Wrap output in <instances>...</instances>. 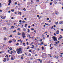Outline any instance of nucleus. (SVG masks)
<instances>
[{
  "label": "nucleus",
  "instance_id": "72a5a7b5",
  "mask_svg": "<svg viewBox=\"0 0 63 63\" xmlns=\"http://www.w3.org/2000/svg\"><path fill=\"white\" fill-rule=\"evenodd\" d=\"M31 30H34V29L33 28L31 29Z\"/></svg>",
  "mask_w": 63,
  "mask_h": 63
},
{
  "label": "nucleus",
  "instance_id": "c85d7f7f",
  "mask_svg": "<svg viewBox=\"0 0 63 63\" xmlns=\"http://www.w3.org/2000/svg\"><path fill=\"white\" fill-rule=\"evenodd\" d=\"M29 44L28 43V42H27V46H28V45Z\"/></svg>",
  "mask_w": 63,
  "mask_h": 63
},
{
  "label": "nucleus",
  "instance_id": "a19ab883",
  "mask_svg": "<svg viewBox=\"0 0 63 63\" xmlns=\"http://www.w3.org/2000/svg\"><path fill=\"white\" fill-rule=\"evenodd\" d=\"M50 56L51 57H52V56H51V55H50Z\"/></svg>",
  "mask_w": 63,
  "mask_h": 63
},
{
  "label": "nucleus",
  "instance_id": "bb28decb",
  "mask_svg": "<svg viewBox=\"0 0 63 63\" xmlns=\"http://www.w3.org/2000/svg\"><path fill=\"white\" fill-rule=\"evenodd\" d=\"M16 32V30H15L13 31V33H14V32Z\"/></svg>",
  "mask_w": 63,
  "mask_h": 63
},
{
  "label": "nucleus",
  "instance_id": "58836bf2",
  "mask_svg": "<svg viewBox=\"0 0 63 63\" xmlns=\"http://www.w3.org/2000/svg\"><path fill=\"white\" fill-rule=\"evenodd\" d=\"M17 4V2H16L15 3V5H16Z\"/></svg>",
  "mask_w": 63,
  "mask_h": 63
},
{
  "label": "nucleus",
  "instance_id": "2eb2a0df",
  "mask_svg": "<svg viewBox=\"0 0 63 63\" xmlns=\"http://www.w3.org/2000/svg\"><path fill=\"white\" fill-rule=\"evenodd\" d=\"M7 25H11V23H7Z\"/></svg>",
  "mask_w": 63,
  "mask_h": 63
},
{
  "label": "nucleus",
  "instance_id": "f257e3e1",
  "mask_svg": "<svg viewBox=\"0 0 63 63\" xmlns=\"http://www.w3.org/2000/svg\"><path fill=\"white\" fill-rule=\"evenodd\" d=\"M17 51V53L18 54H19L20 52L22 50V49L21 48H19L18 49H17L16 50Z\"/></svg>",
  "mask_w": 63,
  "mask_h": 63
},
{
  "label": "nucleus",
  "instance_id": "4d7b16f0",
  "mask_svg": "<svg viewBox=\"0 0 63 63\" xmlns=\"http://www.w3.org/2000/svg\"><path fill=\"white\" fill-rule=\"evenodd\" d=\"M60 57H62V55H60Z\"/></svg>",
  "mask_w": 63,
  "mask_h": 63
},
{
  "label": "nucleus",
  "instance_id": "09e8293b",
  "mask_svg": "<svg viewBox=\"0 0 63 63\" xmlns=\"http://www.w3.org/2000/svg\"><path fill=\"white\" fill-rule=\"evenodd\" d=\"M52 48H53V47H51V48H50V49L51 50V49H52Z\"/></svg>",
  "mask_w": 63,
  "mask_h": 63
},
{
  "label": "nucleus",
  "instance_id": "603ef678",
  "mask_svg": "<svg viewBox=\"0 0 63 63\" xmlns=\"http://www.w3.org/2000/svg\"><path fill=\"white\" fill-rule=\"evenodd\" d=\"M20 53H22V51H20Z\"/></svg>",
  "mask_w": 63,
  "mask_h": 63
},
{
  "label": "nucleus",
  "instance_id": "6e6552de",
  "mask_svg": "<svg viewBox=\"0 0 63 63\" xmlns=\"http://www.w3.org/2000/svg\"><path fill=\"white\" fill-rule=\"evenodd\" d=\"M59 31L58 30L56 32V34H59Z\"/></svg>",
  "mask_w": 63,
  "mask_h": 63
},
{
  "label": "nucleus",
  "instance_id": "f03ea898",
  "mask_svg": "<svg viewBox=\"0 0 63 63\" xmlns=\"http://www.w3.org/2000/svg\"><path fill=\"white\" fill-rule=\"evenodd\" d=\"M22 36L23 38H25V37H26V36H25V33H24V32H23L22 33Z\"/></svg>",
  "mask_w": 63,
  "mask_h": 63
},
{
  "label": "nucleus",
  "instance_id": "c03bdc74",
  "mask_svg": "<svg viewBox=\"0 0 63 63\" xmlns=\"http://www.w3.org/2000/svg\"><path fill=\"white\" fill-rule=\"evenodd\" d=\"M47 37H49V35H47Z\"/></svg>",
  "mask_w": 63,
  "mask_h": 63
},
{
  "label": "nucleus",
  "instance_id": "c756f323",
  "mask_svg": "<svg viewBox=\"0 0 63 63\" xmlns=\"http://www.w3.org/2000/svg\"><path fill=\"white\" fill-rule=\"evenodd\" d=\"M37 16V17H40V16H39V15H38Z\"/></svg>",
  "mask_w": 63,
  "mask_h": 63
},
{
  "label": "nucleus",
  "instance_id": "3c124183",
  "mask_svg": "<svg viewBox=\"0 0 63 63\" xmlns=\"http://www.w3.org/2000/svg\"><path fill=\"white\" fill-rule=\"evenodd\" d=\"M56 27V26H55V25H54V27Z\"/></svg>",
  "mask_w": 63,
  "mask_h": 63
},
{
  "label": "nucleus",
  "instance_id": "7ed1b4c3",
  "mask_svg": "<svg viewBox=\"0 0 63 63\" xmlns=\"http://www.w3.org/2000/svg\"><path fill=\"white\" fill-rule=\"evenodd\" d=\"M52 38L53 39V40L55 42H56L57 41V39L56 38V37L55 36H53L52 37Z\"/></svg>",
  "mask_w": 63,
  "mask_h": 63
},
{
  "label": "nucleus",
  "instance_id": "9d476101",
  "mask_svg": "<svg viewBox=\"0 0 63 63\" xmlns=\"http://www.w3.org/2000/svg\"><path fill=\"white\" fill-rule=\"evenodd\" d=\"M23 31H26V29H25V28H23Z\"/></svg>",
  "mask_w": 63,
  "mask_h": 63
},
{
  "label": "nucleus",
  "instance_id": "e433bc0d",
  "mask_svg": "<svg viewBox=\"0 0 63 63\" xmlns=\"http://www.w3.org/2000/svg\"><path fill=\"white\" fill-rule=\"evenodd\" d=\"M19 44V43H17L16 44V45H17V46H18V44Z\"/></svg>",
  "mask_w": 63,
  "mask_h": 63
},
{
  "label": "nucleus",
  "instance_id": "4468645a",
  "mask_svg": "<svg viewBox=\"0 0 63 63\" xmlns=\"http://www.w3.org/2000/svg\"><path fill=\"white\" fill-rule=\"evenodd\" d=\"M21 35V33H20L19 32L18 33V34H17L18 35Z\"/></svg>",
  "mask_w": 63,
  "mask_h": 63
},
{
  "label": "nucleus",
  "instance_id": "13d9d810",
  "mask_svg": "<svg viewBox=\"0 0 63 63\" xmlns=\"http://www.w3.org/2000/svg\"><path fill=\"white\" fill-rule=\"evenodd\" d=\"M55 4H57V2L56 1V2L55 3Z\"/></svg>",
  "mask_w": 63,
  "mask_h": 63
},
{
  "label": "nucleus",
  "instance_id": "423d86ee",
  "mask_svg": "<svg viewBox=\"0 0 63 63\" xmlns=\"http://www.w3.org/2000/svg\"><path fill=\"white\" fill-rule=\"evenodd\" d=\"M59 24H63V21H60L59 22Z\"/></svg>",
  "mask_w": 63,
  "mask_h": 63
},
{
  "label": "nucleus",
  "instance_id": "39448f33",
  "mask_svg": "<svg viewBox=\"0 0 63 63\" xmlns=\"http://www.w3.org/2000/svg\"><path fill=\"white\" fill-rule=\"evenodd\" d=\"M55 14H56V15H58L59 14V12L56 11L55 12Z\"/></svg>",
  "mask_w": 63,
  "mask_h": 63
},
{
  "label": "nucleus",
  "instance_id": "473e14b6",
  "mask_svg": "<svg viewBox=\"0 0 63 63\" xmlns=\"http://www.w3.org/2000/svg\"><path fill=\"white\" fill-rule=\"evenodd\" d=\"M54 36H56V34L55 33H54Z\"/></svg>",
  "mask_w": 63,
  "mask_h": 63
},
{
  "label": "nucleus",
  "instance_id": "7c9ffc66",
  "mask_svg": "<svg viewBox=\"0 0 63 63\" xmlns=\"http://www.w3.org/2000/svg\"><path fill=\"white\" fill-rule=\"evenodd\" d=\"M8 52L9 53H10V50H9L8 51Z\"/></svg>",
  "mask_w": 63,
  "mask_h": 63
},
{
  "label": "nucleus",
  "instance_id": "c9c22d12",
  "mask_svg": "<svg viewBox=\"0 0 63 63\" xmlns=\"http://www.w3.org/2000/svg\"><path fill=\"white\" fill-rule=\"evenodd\" d=\"M24 22H25V21H24V20L23 21H22V23H24Z\"/></svg>",
  "mask_w": 63,
  "mask_h": 63
},
{
  "label": "nucleus",
  "instance_id": "aec40b11",
  "mask_svg": "<svg viewBox=\"0 0 63 63\" xmlns=\"http://www.w3.org/2000/svg\"><path fill=\"white\" fill-rule=\"evenodd\" d=\"M3 29H4L5 30H6V27H4L3 28Z\"/></svg>",
  "mask_w": 63,
  "mask_h": 63
},
{
  "label": "nucleus",
  "instance_id": "1a4fd4ad",
  "mask_svg": "<svg viewBox=\"0 0 63 63\" xmlns=\"http://www.w3.org/2000/svg\"><path fill=\"white\" fill-rule=\"evenodd\" d=\"M8 2L9 3H10L11 4L12 3V0H9L8 1Z\"/></svg>",
  "mask_w": 63,
  "mask_h": 63
},
{
  "label": "nucleus",
  "instance_id": "ddd939ff",
  "mask_svg": "<svg viewBox=\"0 0 63 63\" xmlns=\"http://www.w3.org/2000/svg\"><path fill=\"white\" fill-rule=\"evenodd\" d=\"M59 57V56H55V58H56V59H57Z\"/></svg>",
  "mask_w": 63,
  "mask_h": 63
},
{
  "label": "nucleus",
  "instance_id": "dca6fc26",
  "mask_svg": "<svg viewBox=\"0 0 63 63\" xmlns=\"http://www.w3.org/2000/svg\"><path fill=\"white\" fill-rule=\"evenodd\" d=\"M12 41H9V43H12Z\"/></svg>",
  "mask_w": 63,
  "mask_h": 63
},
{
  "label": "nucleus",
  "instance_id": "5701e85b",
  "mask_svg": "<svg viewBox=\"0 0 63 63\" xmlns=\"http://www.w3.org/2000/svg\"><path fill=\"white\" fill-rule=\"evenodd\" d=\"M58 22H57L55 24H56V25H57L58 24Z\"/></svg>",
  "mask_w": 63,
  "mask_h": 63
},
{
  "label": "nucleus",
  "instance_id": "412c9836",
  "mask_svg": "<svg viewBox=\"0 0 63 63\" xmlns=\"http://www.w3.org/2000/svg\"><path fill=\"white\" fill-rule=\"evenodd\" d=\"M12 37H13V36H12V35H11L10 36H9L10 38Z\"/></svg>",
  "mask_w": 63,
  "mask_h": 63
},
{
  "label": "nucleus",
  "instance_id": "0eeeda50",
  "mask_svg": "<svg viewBox=\"0 0 63 63\" xmlns=\"http://www.w3.org/2000/svg\"><path fill=\"white\" fill-rule=\"evenodd\" d=\"M0 17H1V18H2V19H5V17H4L2 16H1Z\"/></svg>",
  "mask_w": 63,
  "mask_h": 63
},
{
  "label": "nucleus",
  "instance_id": "f3484780",
  "mask_svg": "<svg viewBox=\"0 0 63 63\" xmlns=\"http://www.w3.org/2000/svg\"><path fill=\"white\" fill-rule=\"evenodd\" d=\"M11 11L12 12H14V9H13L12 10H11Z\"/></svg>",
  "mask_w": 63,
  "mask_h": 63
},
{
  "label": "nucleus",
  "instance_id": "a18cd8bd",
  "mask_svg": "<svg viewBox=\"0 0 63 63\" xmlns=\"http://www.w3.org/2000/svg\"><path fill=\"white\" fill-rule=\"evenodd\" d=\"M20 13H21V12H19L18 13V14H20Z\"/></svg>",
  "mask_w": 63,
  "mask_h": 63
},
{
  "label": "nucleus",
  "instance_id": "8fccbe9b",
  "mask_svg": "<svg viewBox=\"0 0 63 63\" xmlns=\"http://www.w3.org/2000/svg\"><path fill=\"white\" fill-rule=\"evenodd\" d=\"M35 56H38V55H37V54H36L35 55Z\"/></svg>",
  "mask_w": 63,
  "mask_h": 63
},
{
  "label": "nucleus",
  "instance_id": "5fc2aeb1",
  "mask_svg": "<svg viewBox=\"0 0 63 63\" xmlns=\"http://www.w3.org/2000/svg\"><path fill=\"white\" fill-rule=\"evenodd\" d=\"M39 0H38L36 1V2H39Z\"/></svg>",
  "mask_w": 63,
  "mask_h": 63
},
{
  "label": "nucleus",
  "instance_id": "864d4df0",
  "mask_svg": "<svg viewBox=\"0 0 63 63\" xmlns=\"http://www.w3.org/2000/svg\"><path fill=\"white\" fill-rule=\"evenodd\" d=\"M11 19H14V18L13 17H12V18H11Z\"/></svg>",
  "mask_w": 63,
  "mask_h": 63
},
{
  "label": "nucleus",
  "instance_id": "69168bd1",
  "mask_svg": "<svg viewBox=\"0 0 63 63\" xmlns=\"http://www.w3.org/2000/svg\"><path fill=\"white\" fill-rule=\"evenodd\" d=\"M29 51H30V52H31V51H31V50H29Z\"/></svg>",
  "mask_w": 63,
  "mask_h": 63
},
{
  "label": "nucleus",
  "instance_id": "338daca9",
  "mask_svg": "<svg viewBox=\"0 0 63 63\" xmlns=\"http://www.w3.org/2000/svg\"><path fill=\"white\" fill-rule=\"evenodd\" d=\"M23 45H25V43H23Z\"/></svg>",
  "mask_w": 63,
  "mask_h": 63
},
{
  "label": "nucleus",
  "instance_id": "e2e57ef3",
  "mask_svg": "<svg viewBox=\"0 0 63 63\" xmlns=\"http://www.w3.org/2000/svg\"><path fill=\"white\" fill-rule=\"evenodd\" d=\"M12 27H13V28H14V26H12Z\"/></svg>",
  "mask_w": 63,
  "mask_h": 63
},
{
  "label": "nucleus",
  "instance_id": "79ce46f5",
  "mask_svg": "<svg viewBox=\"0 0 63 63\" xmlns=\"http://www.w3.org/2000/svg\"><path fill=\"white\" fill-rule=\"evenodd\" d=\"M17 30H20V28H18L17 29Z\"/></svg>",
  "mask_w": 63,
  "mask_h": 63
},
{
  "label": "nucleus",
  "instance_id": "37998d69",
  "mask_svg": "<svg viewBox=\"0 0 63 63\" xmlns=\"http://www.w3.org/2000/svg\"><path fill=\"white\" fill-rule=\"evenodd\" d=\"M7 9H9V7H7Z\"/></svg>",
  "mask_w": 63,
  "mask_h": 63
},
{
  "label": "nucleus",
  "instance_id": "b1692460",
  "mask_svg": "<svg viewBox=\"0 0 63 63\" xmlns=\"http://www.w3.org/2000/svg\"><path fill=\"white\" fill-rule=\"evenodd\" d=\"M41 44V45H42L44 44V43H43V42H42Z\"/></svg>",
  "mask_w": 63,
  "mask_h": 63
},
{
  "label": "nucleus",
  "instance_id": "0e129e2a",
  "mask_svg": "<svg viewBox=\"0 0 63 63\" xmlns=\"http://www.w3.org/2000/svg\"><path fill=\"white\" fill-rule=\"evenodd\" d=\"M25 20H26V18H24Z\"/></svg>",
  "mask_w": 63,
  "mask_h": 63
},
{
  "label": "nucleus",
  "instance_id": "4c0bfd02",
  "mask_svg": "<svg viewBox=\"0 0 63 63\" xmlns=\"http://www.w3.org/2000/svg\"><path fill=\"white\" fill-rule=\"evenodd\" d=\"M8 13H11V11H8Z\"/></svg>",
  "mask_w": 63,
  "mask_h": 63
},
{
  "label": "nucleus",
  "instance_id": "ea45409f",
  "mask_svg": "<svg viewBox=\"0 0 63 63\" xmlns=\"http://www.w3.org/2000/svg\"><path fill=\"white\" fill-rule=\"evenodd\" d=\"M4 59V61H6V58H5Z\"/></svg>",
  "mask_w": 63,
  "mask_h": 63
},
{
  "label": "nucleus",
  "instance_id": "6e6d98bb",
  "mask_svg": "<svg viewBox=\"0 0 63 63\" xmlns=\"http://www.w3.org/2000/svg\"><path fill=\"white\" fill-rule=\"evenodd\" d=\"M13 51H14L15 52V53H16V51L14 50H13Z\"/></svg>",
  "mask_w": 63,
  "mask_h": 63
},
{
  "label": "nucleus",
  "instance_id": "cd10ccee",
  "mask_svg": "<svg viewBox=\"0 0 63 63\" xmlns=\"http://www.w3.org/2000/svg\"><path fill=\"white\" fill-rule=\"evenodd\" d=\"M42 50H44V47H42Z\"/></svg>",
  "mask_w": 63,
  "mask_h": 63
},
{
  "label": "nucleus",
  "instance_id": "20e7f679",
  "mask_svg": "<svg viewBox=\"0 0 63 63\" xmlns=\"http://www.w3.org/2000/svg\"><path fill=\"white\" fill-rule=\"evenodd\" d=\"M15 59V56H12L11 58V60H14Z\"/></svg>",
  "mask_w": 63,
  "mask_h": 63
},
{
  "label": "nucleus",
  "instance_id": "9b49d317",
  "mask_svg": "<svg viewBox=\"0 0 63 63\" xmlns=\"http://www.w3.org/2000/svg\"><path fill=\"white\" fill-rule=\"evenodd\" d=\"M4 41H6L7 40V38L6 37L4 38Z\"/></svg>",
  "mask_w": 63,
  "mask_h": 63
},
{
  "label": "nucleus",
  "instance_id": "49530a36",
  "mask_svg": "<svg viewBox=\"0 0 63 63\" xmlns=\"http://www.w3.org/2000/svg\"><path fill=\"white\" fill-rule=\"evenodd\" d=\"M51 29H52V28H53V26H52V27L51 28Z\"/></svg>",
  "mask_w": 63,
  "mask_h": 63
},
{
  "label": "nucleus",
  "instance_id": "680f3d73",
  "mask_svg": "<svg viewBox=\"0 0 63 63\" xmlns=\"http://www.w3.org/2000/svg\"><path fill=\"white\" fill-rule=\"evenodd\" d=\"M43 40H45V37H43Z\"/></svg>",
  "mask_w": 63,
  "mask_h": 63
},
{
  "label": "nucleus",
  "instance_id": "4be33fe9",
  "mask_svg": "<svg viewBox=\"0 0 63 63\" xmlns=\"http://www.w3.org/2000/svg\"><path fill=\"white\" fill-rule=\"evenodd\" d=\"M29 56H31V54L29 53Z\"/></svg>",
  "mask_w": 63,
  "mask_h": 63
},
{
  "label": "nucleus",
  "instance_id": "6ab92c4d",
  "mask_svg": "<svg viewBox=\"0 0 63 63\" xmlns=\"http://www.w3.org/2000/svg\"><path fill=\"white\" fill-rule=\"evenodd\" d=\"M12 47H11L10 48H9V49H10V50H12Z\"/></svg>",
  "mask_w": 63,
  "mask_h": 63
},
{
  "label": "nucleus",
  "instance_id": "052dcab7",
  "mask_svg": "<svg viewBox=\"0 0 63 63\" xmlns=\"http://www.w3.org/2000/svg\"><path fill=\"white\" fill-rule=\"evenodd\" d=\"M40 63H41L42 62V60H40Z\"/></svg>",
  "mask_w": 63,
  "mask_h": 63
},
{
  "label": "nucleus",
  "instance_id": "774afa93",
  "mask_svg": "<svg viewBox=\"0 0 63 63\" xmlns=\"http://www.w3.org/2000/svg\"><path fill=\"white\" fill-rule=\"evenodd\" d=\"M28 28H30V26H29L28 27Z\"/></svg>",
  "mask_w": 63,
  "mask_h": 63
},
{
  "label": "nucleus",
  "instance_id": "f704fd0d",
  "mask_svg": "<svg viewBox=\"0 0 63 63\" xmlns=\"http://www.w3.org/2000/svg\"><path fill=\"white\" fill-rule=\"evenodd\" d=\"M50 5H52V3L50 2Z\"/></svg>",
  "mask_w": 63,
  "mask_h": 63
},
{
  "label": "nucleus",
  "instance_id": "a211bd4d",
  "mask_svg": "<svg viewBox=\"0 0 63 63\" xmlns=\"http://www.w3.org/2000/svg\"><path fill=\"white\" fill-rule=\"evenodd\" d=\"M46 19L47 20H49V19L48 18H48H47Z\"/></svg>",
  "mask_w": 63,
  "mask_h": 63
},
{
  "label": "nucleus",
  "instance_id": "a878e982",
  "mask_svg": "<svg viewBox=\"0 0 63 63\" xmlns=\"http://www.w3.org/2000/svg\"><path fill=\"white\" fill-rule=\"evenodd\" d=\"M21 59H23V57H21Z\"/></svg>",
  "mask_w": 63,
  "mask_h": 63
},
{
  "label": "nucleus",
  "instance_id": "f8f14e48",
  "mask_svg": "<svg viewBox=\"0 0 63 63\" xmlns=\"http://www.w3.org/2000/svg\"><path fill=\"white\" fill-rule=\"evenodd\" d=\"M28 32H27L28 33H29L30 32V30H29V29H28Z\"/></svg>",
  "mask_w": 63,
  "mask_h": 63
},
{
  "label": "nucleus",
  "instance_id": "393cba45",
  "mask_svg": "<svg viewBox=\"0 0 63 63\" xmlns=\"http://www.w3.org/2000/svg\"><path fill=\"white\" fill-rule=\"evenodd\" d=\"M19 22H20V23H21V20H20L19 21Z\"/></svg>",
  "mask_w": 63,
  "mask_h": 63
},
{
  "label": "nucleus",
  "instance_id": "de8ad7c7",
  "mask_svg": "<svg viewBox=\"0 0 63 63\" xmlns=\"http://www.w3.org/2000/svg\"><path fill=\"white\" fill-rule=\"evenodd\" d=\"M10 4H11V3H9L8 4V5H9V6L10 5Z\"/></svg>",
  "mask_w": 63,
  "mask_h": 63
},
{
  "label": "nucleus",
  "instance_id": "bf43d9fd",
  "mask_svg": "<svg viewBox=\"0 0 63 63\" xmlns=\"http://www.w3.org/2000/svg\"><path fill=\"white\" fill-rule=\"evenodd\" d=\"M55 43L56 44H58V43L57 42H55Z\"/></svg>",
  "mask_w": 63,
  "mask_h": 63
},
{
  "label": "nucleus",
  "instance_id": "2f4dec72",
  "mask_svg": "<svg viewBox=\"0 0 63 63\" xmlns=\"http://www.w3.org/2000/svg\"><path fill=\"white\" fill-rule=\"evenodd\" d=\"M34 32L35 33H36L37 32H36V30H35L34 31Z\"/></svg>",
  "mask_w": 63,
  "mask_h": 63
}]
</instances>
